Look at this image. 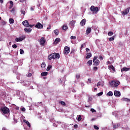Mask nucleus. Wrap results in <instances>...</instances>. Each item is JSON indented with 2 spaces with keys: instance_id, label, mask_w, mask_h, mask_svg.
<instances>
[{
  "instance_id": "nucleus-26",
  "label": "nucleus",
  "mask_w": 130,
  "mask_h": 130,
  "mask_svg": "<svg viewBox=\"0 0 130 130\" xmlns=\"http://www.w3.org/2000/svg\"><path fill=\"white\" fill-rule=\"evenodd\" d=\"M107 95H108V96H113V93H112V91H110L107 93Z\"/></svg>"
},
{
  "instance_id": "nucleus-30",
  "label": "nucleus",
  "mask_w": 130,
  "mask_h": 130,
  "mask_svg": "<svg viewBox=\"0 0 130 130\" xmlns=\"http://www.w3.org/2000/svg\"><path fill=\"white\" fill-rule=\"evenodd\" d=\"M0 96L1 97H3V96H5V92H4V91H0Z\"/></svg>"
},
{
  "instance_id": "nucleus-39",
  "label": "nucleus",
  "mask_w": 130,
  "mask_h": 130,
  "mask_svg": "<svg viewBox=\"0 0 130 130\" xmlns=\"http://www.w3.org/2000/svg\"><path fill=\"white\" fill-rule=\"evenodd\" d=\"M98 96H102V95H103V92L102 91L99 93L97 94Z\"/></svg>"
},
{
  "instance_id": "nucleus-63",
  "label": "nucleus",
  "mask_w": 130,
  "mask_h": 130,
  "mask_svg": "<svg viewBox=\"0 0 130 130\" xmlns=\"http://www.w3.org/2000/svg\"><path fill=\"white\" fill-rule=\"evenodd\" d=\"M94 91H97V88H94Z\"/></svg>"
},
{
  "instance_id": "nucleus-5",
  "label": "nucleus",
  "mask_w": 130,
  "mask_h": 130,
  "mask_svg": "<svg viewBox=\"0 0 130 130\" xmlns=\"http://www.w3.org/2000/svg\"><path fill=\"white\" fill-rule=\"evenodd\" d=\"M98 58V57L97 56H94L93 59V66H95V67H98V66H99V64L100 63V61L98 59H97Z\"/></svg>"
},
{
  "instance_id": "nucleus-14",
  "label": "nucleus",
  "mask_w": 130,
  "mask_h": 130,
  "mask_svg": "<svg viewBox=\"0 0 130 130\" xmlns=\"http://www.w3.org/2000/svg\"><path fill=\"white\" fill-rule=\"evenodd\" d=\"M59 42H60V39L59 38H56L54 42H53V44L56 45V44H57Z\"/></svg>"
},
{
  "instance_id": "nucleus-58",
  "label": "nucleus",
  "mask_w": 130,
  "mask_h": 130,
  "mask_svg": "<svg viewBox=\"0 0 130 130\" xmlns=\"http://www.w3.org/2000/svg\"><path fill=\"white\" fill-rule=\"evenodd\" d=\"M47 29H51V25H50L49 26V27L47 28Z\"/></svg>"
},
{
  "instance_id": "nucleus-33",
  "label": "nucleus",
  "mask_w": 130,
  "mask_h": 130,
  "mask_svg": "<svg viewBox=\"0 0 130 130\" xmlns=\"http://www.w3.org/2000/svg\"><path fill=\"white\" fill-rule=\"evenodd\" d=\"M108 36H112V35H113V32H112V31H109V32L108 33Z\"/></svg>"
},
{
  "instance_id": "nucleus-34",
  "label": "nucleus",
  "mask_w": 130,
  "mask_h": 130,
  "mask_svg": "<svg viewBox=\"0 0 130 130\" xmlns=\"http://www.w3.org/2000/svg\"><path fill=\"white\" fill-rule=\"evenodd\" d=\"M77 120L78 121H81V120H82V117H81L80 115L78 116Z\"/></svg>"
},
{
  "instance_id": "nucleus-46",
  "label": "nucleus",
  "mask_w": 130,
  "mask_h": 130,
  "mask_svg": "<svg viewBox=\"0 0 130 130\" xmlns=\"http://www.w3.org/2000/svg\"><path fill=\"white\" fill-rule=\"evenodd\" d=\"M90 111H91V112H96V110H95L94 109L92 108L90 109Z\"/></svg>"
},
{
  "instance_id": "nucleus-36",
  "label": "nucleus",
  "mask_w": 130,
  "mask_h": 130,
  "mask_svg": "<svg viewBox=\"0 0 130 130\" xmlns=\"http://www.w3.org/2000/svg\"><path fill=\"white\" fill-rule=\"evenodd\" d=\"M20 54H24V50L20 49Z\"/></svg>"
},
{
  "instance_id": "nucleus-6",
  "label": "nucleus",
  "mask_w": 130,
  "mask_h": 130,
  "mask_svg": "<svg viewBox=\"0 0 130 130\" xmlns=\"http://www.w3.org/2000/svg\"><path fill=\"white\" fill-rule=\"evenodd\" d=\"M22 24L23 26H25V27H28L29 28H32L33 27V25H30L29 24V22L27 20H24L22 22Z\"/></svg>"
},
{
  "instance_id": "nucleus-38",
  "label": "nucleus",
  "mask_w": 130,
  "mask_h": 130,
  "mask_svg": "<svg viewBox=\"0 0 130 130\" xmlns=\"http://www.w3.org/2000/svg\"><path fill=\"white\" fill-rule=\"evenodd\" d=\"M93 128H94V129H96V130L99 129V127H98V126L97 125H94Z\"/></svg>"
},
{
  "instance_id": "nucleus-13",
  "label": "nucleus",
  "mask_w": 130,
  "mask_h": 130,
  "mask_svg": "<svg viewBox=\"0 0 130 130\" xmlns=\"http://www.w3.org/2000/svg\"><path fill=\"white\" fill-rule=\"evenodd\" d=\"M92 30V28L91 27H87L86 30V35H89L90 33H91V31Z\"/></svg>"
},
{
  "instance_id": "nucleus-42",
  "label": "nucleus",
  "mask_w": 130,
  "mask_h": 130,
  "mask_svg": "<svg viewBox=\"0 0 130 130\" xmlns=\"http://www.w3.org/2000/svg\"><path fill=\"white\" fill-rule=\"evenodd\" d=\"M97 87H100L101 86V82H99L96 84Z\"/></svg>"
},
{
  "instance_id": "nucleus-24",
  "label": "nucleus",
  "mask_w": 130,
  "mask_h": 130,
  "mask_svg": "<svg viewBox=\"0 0 130 130\" xmlns=\"http://www.w3.org/2000/svg\"><path fill=\"white\" fill-rule=\"evenodd\" d=\"M10 24H14L15 23V20L13 18L9 19Z\"/></svg>"
},
{
  "instance_id": "nucleus-55",
  "label": "nucleus",
  "mask_w": 130,
  "mask_h": 130,
  "mask_svg": "<svg viewBox=\"0 0 130 130\" xmlns=\"http://www.w3.org/2000/svg\"><path fill=\"white\" fill-rule=\"evenodd\" d=\"M1 4H4V0H0Z\"/></svg>"
},
{
  "instance_id": "nucleus-28",
  "label": "nucleus",
  "mask_w": 130,
  "mask_h": 130,
  "mask_svg": "<svg viewBox=\"0 0 130 130\" xmlns=\"http://www.w3.org/2000/svg\"><path fill=\"white\" fill-rule=\"evenodd\" d=\"M123 101H126V102H130V99L127 98H123Z\"/></svg>"
},
{
  "instance_id": "nucleus-1",
  "label": "nucleus",
  "mask_w": 130,
  "mask_h": 130,
  "mask_svg": "<svg viewBox=\"0 0 130 130\" xmlns=\"http://www.w3.org/2000/svg\"><path fill=\"white\" fill-rule=\"evenodd\" d=\"M59 54L57 53H53L51 54H50L48 56V59L49 60H51V59L53 58V59H58L59 58Z\"/></svg>"
},
{
  "instance_id": "nucleus-31",
  "label": "nucleus",
  "mask_w": 130,
  "mask_h": 130,
  "mask_svg": "<svg viewBox=\"0 0 130 130\" xmlns=\"http://www.w3.org/2000/svg\"><path fill=\"white\" fill-rule=\"evenodd\" d=\"M60 103L61 105H62V106H66V103L63 101L60 102Z\"/></svg>"
},
{
  "instance_id": "nucleus-57",
  "label": "nucleus",
  "mask_w": 130,
  "mask_h": 130,
  "mask_svg": "<svg viewBox=\"0 0 130 130\" xmlns=\"http://www.w3.org/2000/svg\"><path fill=\"white\" fill-rule=\"evenodd\" d=\"M13 6L14 5H10V7H9L10 9H12Z\"/></svg>"
},
{
  "instance_id": "nucleus-52",
  "label": "nucleus",
  "mask_w": 130,
  "mask_h": 130,
  "mask_svg": "<svg viewBox=\"0 0 130 130\" xmlns=\"http://www.w3.org/2000/svg\"><path fill=\"white\" fill-rule=\"evenodd\" d=\"M21 111H23V112L26 111V109H25V108H22L21 109Z\"/></svg>"
},
{
  "instance_id": "nucleus-61",
  "label": "nucleus",
  "mask_w": 130,
  "mask_h": 130,
  "mask_svg": "<svg viewBox=\"0 0 130 130\" xmlns=\"http://www.w3.org/2000/svg\"><path fill=\"white\" fill-rule=\"evenodd\" d=\"M2 130H7V129H6L5 127H3V128H2Z\"/></svg>"
},
{
  "instance_id": "nucleus-48",
  "label": "nucleus",
  "mask_w": 130,
  "mask_h": 130,
  "mask_svg": "<svg viewBox=\"0 0 130 130\" xmlns=\"http://www.w3.org/2000/svg\"><path fill=\"white\" fill-rule=\"evenodd\" d=\"M10 6H14V2L13 1H10Z\"/></svg>"
},
{
  "instance_id": "nucleus-53",
  "label": "nucleus",
  "mask_w": 130,
  "mask_h": 130,
  "mask_svg": "<svg viewBox=\"0 0 130 130\" xmlns=\"http://www.w3.org/2000/svg\"><path fill=\"white\" fill-rule=\"evenodd\" d=\"M100 60H103V57H102V56H100Z\"/></svg>"
},
{
  "instance_id": "nucleus-7",
  "label": "nucleus",
  "mask_w": 130,
  "mask_h": 130,
  "mask_svg": "<svg viewBox=\"0 0 130 130\" xmlns=\"http://www.w3.org/2000/svg\"><path fill=\"white\" fill-rule=\"evenodd\" d=\"M64 54H66V55H68L69 53H70V51H71V48L68 46H66L64 48Z\"/></svg>"
},
{
  "instance_id": "nucleus-54",
  "label": "nucleus",
  "mask_w": 130,
  "mask_h": 130,
  "mask_svg": "<svg viewBox=\"0 0 130 130\" xmlns=\"http://www.w3.org/2000/svg\"><path fill=\"white\" fill-rule=\"evenodd\" d=\"M86 51L88 52L90 51V49H89V48H86Z\"/></svg>"
},
{
  "instance_id": "nucleus-40",
  "label": "nucleus",
  "mask_w": 130,
  "mask_h": 130,
  "mask_svg": "<svg viewBox=\"0 0 130 130\" xmlns=\"http://www.w3.org/2000/svg\"><path fill=\"white\" fill-rule=\"evenodd\" d=\"M113 128H117V127H118V125H116V124H114L113 125Z\"/></svg>"
},
{
  "instance_id": "nucleus-23",
  "label": "nucleus",
  "mask_w": 130,
  "mask_h": 130,
  "mask_svg": "<svg viewBox=\"0 0 130 130\" xmlns=\"http://www.w3.org/2000/svg\"><path fill=\"white\" fill-rule=\"evenodd\" d=\"M92 57V54L91 53H88L87 54L86 58L89 59Z\"/></svg>"
},
{
  "instance_id": "nucleus-35",
  "label": "nucleus",
  "mask_w": 130,
  "mask_h": 130,
  "mask_svg": "<svg viewBox=\"0 0 130 130\" xmlns=\"http://www.w3.org/2000/svg\"><path fill=\"white\" fill-rule=\"evenodd\" d=\"M109 40V41H113V40H114V36H113L111 38H110Z\"/></svg>"
},
{
  "instance_id": "nucleus-8",
  "label": "nucleus",
  "mask_w": 130,
  "mask_h": 130,
  "mask_svg": "<svg viewBox=\"0 0 130 130\" xmlns=\"http://www.w3.org/2000/svg\"><path fill=\"white\" fill-rule=\"evenodd\" d=\"M25 38H26L25 36H22L19 38H16L15 39V41H16V42H21V41H23Z\"/></svg>"
},
{
  "instance_id": "nucleus-50",
  "label": "nucleus",
  "mask_w": 130,
  "mask_h": 130,
  "mask_svg": "<svg viewBox=\"0 0 130 130\" xmlns=\"http://www.w3.org/2000/svg\"><path fill=\"white\" fill-rule=\"evenodd\" d=\"M74 127V128H78V124H75Z\"/></svg>"
},
{
  "instance_id": "nucleus-17",
  "label": "nucleus",
  "mask_w": 130,
  "mask_h": 130,
  "mask_svg": "<svg viewBox=\"0 0 130 130\" xmlns=\"http://www.w3.org/2000/svg\"><path fill=\"white\" fill-rule=\"evenodd\" d=\"M23 122H25L26 123V124H27V126H28V127H31V124H30V122H29V121L24 119Z\"/></svg>"
},
{
  "instance_id": "nucleus-49",
  "label": "nucleus",
  "mask_w": 130,
  "mask_h": 130,
  "mask_svg": "<svg viewBox=\"0 0 130 130\" xmlns=\"http://www.w3.org/2000/svg\"><path fill=\"white\" fill-rule=\"evenodd\" d=\"M88 81L89 83H91V82H92V79L89 78V79H88Z\"/></svg>"
},
{
  "instance_id": "nucleus-56",
  "label": "nucleus",
  "mask_w": 130,
  "mask_h": 130,
  "mask_svg": "<svg viewBox=\"0 0 130 130\" xmlns=\"http://www.w3.org/2000/svg\"><path fill=\"white\" fill-rule=\"evenodd\" d=\"M107 64H110L111 63V62L110 61H108L107 62Z\"/></svg>"
},
{
  "instance_id": "nucleus-15",
  "label": "nucleus",
  "mask_w": 130,
  "mask_h": 130,
  "mask_svg": "<svg viewBox=\"0 0 130 130\" xmlns=\"http://www.w3.org/2000/svg\"><path fill=\"white\" fill-rule=\"evenodd\" d=\"M130 70L129 68H127L126 67H124L121 70V73H123V72H128V70Z\"/></svg>"
},
{
  "instance_id": "nucleus-27",
  "label": "nucleus",
  "mask_w": 130,
  "mask_h": 130,
  "mask_svg": "<svg viewBox=\"0 0 130 130\" xmlns=\"http://www.w3.org/2000/svg\"><path fill=\"white\" fill-rule=\"evenodd\" d=\"M52 68V66H51V65H49L48 66V67L47 68V72H48L49 71H50V69H51Z\"/></svg>"
},
{
  "instance_id": "nucleus-32",
  "label": "nucleus",
  "mask_w": 130,
  "mask_h": 130,
  "mask_svg": "<svg viewBox=\"0 0 130 130\" xmlns=\"http://www.w3.org/2000/svg\"><path fill=\"white\" fill-rule=\"evenodd\" d=\"M54 33H55V35L56 36H57V35H58V30L56 29V30H54Z\"/></svg>"
},
{
  "instance_id": "nucleus-16",
  "label": "nucleus",
  "mask_w": 130,
  "mask_h": 130,
  "mask_svg": "<svg viewBox=\"0 0 130 130\" xmlns=\"http://www.w3.org/2000/svg\"><path fill=\"white\" fill-rule=\"evenodd\" d=\"M115 96H117L118 97H120V92L118 91L115 90L114 91Z\"/></svg>"
},
{
  "instance_id": "nucleus-29",
  "label": "nucleus",
  "mask_w": 130,
  "mask_h": 130,
  "mask_svg": "<svg viewBox=\"0 0 130 130\" xmlns=\"http://www.w3.org/2000/svg\"><path fill=\"white\" fill-rule=\"evenodd\" d=\"M45 67H46V64H45V62H43L41 64V68H42V69H44Z\"/></svg>"
},
{
  "instance_id": "nucleus-12",
  "label": "nucleus",
  "mask_w": 130,
  "mask_h": 130,
  "mask_svg": "<svg viewBox=\"0 0 130 130\" xmlns=\"http://www.w3.org/2000/svg\"><path fill=\"white\" fill-rule=\"evenodd\" d=\"M86 22H87L86 19H82L80 23L81 26H85L86 25Z\"/></svg>"
},
{
  "instance_id": "nucleus-10",
  "label": "nucleus",
  "mask_w": 130,
  "mask_h": 130,
  "mask_svg": "<svg viewBox=\"0 0 130 130\" xmlns=\"http://www.w3.org/2000/svg\"><path fill=\"white\" fill-rule=\"evenodd\" d=\"M46 42V40H45V38L44 37H42L40 40V43L41 45H44Z\"/></svg>"
},
{
  "instance_id": "nucleus-62",
  "label": "nucleus",
  "mask_w": 130,
  "mask_h": 130,
  "mask_svg": "<svg viewBox=\"0 0 130 130\" xmlns=\"http://www.w3.org/2000/svg\"><path fill=\"white\" fill-rule=\"evenodd\" d=\"M30 10H31V11H34V9H33V8H32V7L30 8Z\"/></svg>"
},
{
  "instance_id": "nucleus-21",
  "label": "nucleus",
  "mask_w": 130,
  "mask_h": 130,
  "mask_svg": "<svg viewBox=\"0 0 130 130\" xmlns=\"http://www.w3.org/2000/svg\"><path fill=\"white\" fill-rule=\"evenodd\" d=\"M68 29V25H67V24H64L62 27V29L64 30V31H67Z\"/></svg>"
},
{
  "instance_id": "nucleus-44",
  "label": "nucleus",
  "mask_w": 130,
  "mask_h": 130,
  "mask_svg": "<svg viewBox=\"0 0 130 130\" xmlns=\"http://www.w3.org/2000/svg\"><path fill=\"white\" fill-rule=\"evenodd\" d=\"M93 70H94V71H97V70H98V67H93Z\"/></svg>"
},
{
  "instance_id": "nucleus-64",
  "label": "nucleus",
  "mask_w": 130,
  "mask_h": 130,
  "mask_svg": "<svg viewBox=\"0 0 130 130\" xmlns=\"http://www.w3.org/2000/svg\"><path fill=\"white\" fill-rule=\"evenodd\" d=\"M17 110H19V108H16Z\"/></svg>"
},
{
  "instance_id": "nucleus-47",
  "label": "nucleus",
  "mask_w": 130,
  "mask_h": 130,
  "mask_svg": "<svg viewBox=\"0 0 130 130\" xmlns=\"http://www.w3.org/2000/svg\"><path fill=\"white\" fill-rule=\"evenodd\" d=\"M80 75L78 74V75H76V79H80Z\"/></svg>"
},
{
  "instance_id": "nucleus-25",
  "label": "nucleus",
  "mask_w": 130,
  "mask_h": 130,
  "mask_svg": "<svg viewBox=\"0 0 130 130\" xmlns=\"http://www.w3.org/2000/svg\"><path fill=\"white\" fill-rule=\"evenodd\" d=\"M86 64H87L88 66H92V60H88L87 63Z\"/></svg>"
},
{
  "instance_id": "nucleus-20",
  "label": "nucleus",
  "mask_w": 130,
  "mask_h": 130,
  "mask_svg": "<svg viewBox=\"0 0 130 130\" xmlns=\"http://www.w3.org/2000/svg\"><path fill=\"white\" fill-rule=\"evenodd\" d=\"M47 75H48V73L46 72H42L41 74V76H42V77H45V76H47Z\"/></svg>"
},
{
  "instance_id": "nucleus-59",
  "label": "nucleus",
  "mask_w": 130,
  "mask_h": 130,
  "mask_svg": "<svg viewBox=\"0 0 130 130\" xmlns=\"http://www.w3.org/2000/svg\"><path fill=\"white\" fill-rule=\"evenodd\" d=\"M83 47H84V45H83V44H82L81 45V49H82V48H83Z\"/></svg>"
},
{
  "instance_id": "nucleus-2",
  "label": "nucleus",
  "mask_w": 130,
  "mask_h": 130,
  "mask_svg": "<svg viewBox=\"0 0 130 130\" xmlns=\"http://www.w3.org/2000/svg\"><path fill=\"white\" fill-rule=\"evenodd\" d=\"M0 110L4 113V114H8L10 113V109L7 107H2L0 109Z\"/></svg>"
},
{
  "instance_id": "nucleus-37",
  "label": "nucleus",
  "mask_w": 130,
  "mask_h": 130,
  "mask_svg": "<svg viewBox=\"0 0 130 130\" xmlns=\"http://www.w3.org/2000/svg\"><path fill=\"white\" fill-rule=\"evenodd\" d=\"M1 25H2L3 26H4V25H6V21H5L4 20H2L1 21Z\"/></svg>"
},
{
  "instance_id": "nucleus-60",
  "label": "nucleus",
  "mask_w": 130,
  "mask_h": 130,
  "mask_svg": "<svg viewBox=\"0 0 130 130\" xmlns=\"http://www.w3.org/2000/svg\"><path fill=\"white\" fill-rule=\"evenodd\" d=\"M15 11V8H13L11 10V12H14Z\"/></svg>"
},
{
  "instance_id": "nucleus-11",
  "label": "nucleus",
  "mask_w": 130,
  "mask_h": 130,
  "mask_svg": "<svg viewBox=\"0 0 130 130\" xmlns=\"http://www.w3.org/2000/svg\"><path fill=\"white\" fill-rule=\"evenodd\" d=\"M129 10H130V7H128L126 8L124 11H123L122 13V15L124 16H125V15H127L128 13H129Z\"/></svg>"
},
{
  "instance_id": "nucleus-3",
  "label": "nucleus",
  "mask_w": 130,
  "mask_h": 130,
  "mask_svg": "<svg viewBox=\"0 0 130 130\" xmlns=\"http://www.w3.org/2000/svg\"><path fill=\"white\" fill-rule=\"evenodd\" d=\"M109 84L111 85L112 87H118L119 86V84L120 82L118 81H112L111 82H109Z\"/></svg>"
},
{
  "instance_id": "nucleus-41",
  "label": "nucleus",
  "mask_w": 130,
  "mask_h": 130,
  "mask_svg": "<svg viewBox=\"0 0 130 130\" xmlns=\"http://www.w3.org/2000/svg\"><path fill=\"white\" fill-rule=\"evenodd\" d=\"M21 13H22L23 16H25V14H26V12L24 10H21Z\"/></svg>"
},
{
  "instance_id": "nucleus-43",
  "label": "nucleus",
  "mask_w": 130,
  "mask_h": 130,
  "mask_svg": "<svg viewBox=\"0 0 130 130\" xmlns=\"http://www.w3.org/2000/svg\"><path fill=\"white\" fill-rule=\"evenodd\" d=\"M76 36H71V39H73V40H75V39H76Z\"/></svg>"
},
{
  "instance_id": "nucleus-9",
  "label": "nucleus",
  "mask_w": 130,
  "mask_h": 130,
  "mask_svg": "<svg viewBox=\"0 0 130 130\" xmlns=\"http://www.w3.org/2000/svg\"><path fill=\"white\" fill-rule=\"evenodd\" d=\"M35 27L37 28L38 29H42V28H43V25L41 24L40 22H38L36 24Z\"/></svg>"
},
{
  "instance_id": "nucleus-18",
  "label": "nucleus",
  "mask_w": 130,
  "mask_h": 130,
  "mask_svg": "<svg viewBox=\"0 0 130 130\" xmlns=\"http://www.w3.org/2000/svg\"><path fill=\"white\" fill-rule=\"evenodd\" d=\"M109 70H112V71L114 72V73L115 72V69L114 68V67L113 66V65H111L108 67Z\"/></svg>"
},
{
  "instance_id": "nucleus-4",
  "label": "nucleus",
  "mask_w": 130,
  "mask_h": 130,
  "mask_svg": "<svg viewBox=\"0 0 130 130\" xmlns=\"http://www.w3.org/2000/svg\"><path fill=\"white\" fill-rule=\"evenodd\" d=\"M90 11L91 12H92L93 14H97L98 12H99V8L98 7L91 6L90 7Z\"/></svg>"
},
{
  "instance_id": "nucleus-22",
  "label": "nucleus",
  "mask_w": 130,
  "mask_h": 130,
  "mask_svg": "<svg viewBox=\"0 0 130 130\" xmlns=\"http://www.w3.org/2000/svg\"><path fill=\"white\" fill-rule=\"evenodd\" d=\"M70 25L71 26H74L75 24H76V20H72L70 21Z\"/></svg>"
},
{
  "instance_id": "nucleus-51",
  "label": "nucleus",
  "mask_w": 130,
  "mask_h": 130,
  "mask_svg": "<svg viewBox=\"0 0 130 130\" xmlns=\"http://www.w3.org/2000/svg\"><path fill=\"white\" fill-rule=\"evenodd\" d=\"M32 76V74L31 73H29L28 75H27V77H31Z\"/></svg>"
},
{
  "instance_id": "nucleus-19",
  "label": "nucleus",
  "mask_w": 130,
  "mask_h": 130,
  "mask_svg": "<svg viewBox=\"0 0 130 130\" xmlns=\"http://www.w3.org/2000/svg\"><path fill=\"white\" fill-rule=\"evenodd\" d=\"M25 32H27L28 33H30L32 31V29L31 28H24Z\"/></svg>"
},
{
  "instance_id": "nucleus-45",
  "label": "nucleus",
  "mask_w": 130,
  "mask_h": 130,
  "mask_svg": "<svg viewBox=\"0 0 130 130\" xmlns=\"http://www.w3.org/2000/svg\"><path fill=\"white\" fill-rule=\"evenodd\" d=\"M13 48H17V45L16 44H14L13 46H12Z\"/></svg>"
}]
</instances>
